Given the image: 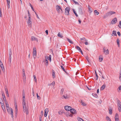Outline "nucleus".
Returning <instances> with one entry per match:
<instances>
[{
    "label": "nucleus",
    "mask_w": 121,
    "mask_h": 121,
    "mask_svg": "<svg viewBox=\"0 0 121 121\" xmlns=\"http://www.w3.org/2000/svg\"><path fill=\"white\" fill-rule=\"evenodd\" d=\"M71 107L68 106H66L65 107V109L67 111H70V109H71Z\"/></svg>",
    "instance_id": "423d86ee"
},
{
    "label": "nucleus",
    "mask_w": 121,
    "mask_h": 121,
    "mask_svg": "<svg viewBox=\"0 0 121 121\" xmlns=\"http://www.w3.org/2000/svg\"><path fill=\"white\" fill-rule=\"evenodd\" d=\"M80 101H81V103L82 104V105L83 106H86V104L85 102H83L81 100Z\"/></svg>",
    "instance_id": "4468645a"
},
{
    "label": "nucleus",
    "mask_w": 121,
    "mask_h": 121,
    "mask_svg": "<svg viewBox=\"0 0 121 121\" xmlns=\"http://www.w3.org/2000/svg\"><path fill=\"white\" fill-rule=\"evenodd\" d=\"M33 56L34 58L36 57V51L35 48H34L33 49Z\"/></svg>",
    "instance_id": "7ed1b4c3"
},
{
    "label": "nucleus",
    "mask_w": 121,
    "mask_h": 121,
    "mask_svg": "<svg viewBox=\"0 0 121 121\" xmlns=\"http://www.w3.org/2000/svg\"><path fill=\"white\" fill-rule=\"evenodd\" d=\"M109 113L110 114H112V108H110L108 110Z\"/></svg>",
    "instance_id": "412c9836"
},
{
    "label": "nucleus",
    "mask_w": 121,
    "mask_h": 121,
    "mask_svg": "<svg viewBox=\"0 0 121 121\" xmlns=\"http://www.w3.org/2000/svg\"><path fill=\"white\" fill-rule=\"evenodd\" d=\"M76 49H77V50H78L79 51L80 50H81L80 48L78 46H77L76 47Z\"/></svg>",
    "instance_id": "72a5a7b5"
},
{
    "label": "nucleus",
    "mask_w": 121,
    "mask_h": 121,
    "mask_svg": "<svg viewBox=\"0 0 121 121\" xmlns=\"http://www.w3.org/2000/svg\"><path fill=\"white\" fill-rule=\"evenodd\" d=\"M86 58L89 63H90V60L89 59L88 57L87 56H86Z\"/></svg>",
    "instance_id": "a878e982"
},
{
    "label": "nucleus",
    "mask_w": 121,
    "mask_h": 121,
    "mask_svg": "<svg viewBox=\"0 0 121 121\" xmlns=\"http://www.w3.org/2000/svg\"><path fill=\"white\" fill-rule=\"evenodd\" d=\"M94 12L97 15H98L99 14V12L96 10L94 11Z\"/></svg>",
    "instance_id": "8fccbe9b"
},
{
    "label": "nucleus",
    "mask_w": 121,
    "mask_h": 121,
    "mask_svg": "<svg viewBox=\"0 0 121 121\" xmlns=\"http://www.w3.org/2000/svg\"><path fill=\"white\" fill-rule=\"evenodd\" d=\"M115 118H118V115L117 113L115 114Z\"/></svg>",
    "instance_id": "4c0bfd02"
},
{
    "label": "nucleus",
    "mask_w": 121,
    "mask_h": 121,
    "mask_svg": "<svg viewBox=\"0 0 121 121\" xmlns=\"http://www.w3.org/2000/svg\"><path fill=\"white\" fill-rule=\"evenodd\" d=\"M112 34H113L114 35L117 36V35L116 34V31H115L114 30H113L112 32Z\"/></svg>",
    "instance_id": "cd10ccee"
},
{
    "label": "nucleus",
    "mask_w": 121,
    "mask_h": 121,
    "mask_svg": "<svg viewBox=\"0 0 121 121\" xmlns=\"http://www.w3.org/2000/svg\"><path fill=\"white\" fill-rule=\"evenodd\" d=\"M48 57L47 56L45 57V62H48Z\"/></svg>",
    "instance_id": "c9c22d12"
},
{
    "label": "nucleus",
    "mask_w": 121,
    "mask_h": 121,
    "mask_svg": "<svg viewBox=\"0 0 121 121\" xmlns=\"http://www.w3.org/2000/svg\"><path fill=\"white\" fill-rule=\"evenodd\" d=\"M45 32L46 33L47 35H48V30H46L45 31Z\"/></svg>",
    "instance_id": "338daca9"
},
{
    "label": "nucleus",
    "mask_w": 121,
    "mask_h": 121,
    "mask_svg": "<svg viewBox=\"0 0 121 121\" xmlns=\"http://www.w3.org/2000/svg\"><path fill=\"white\" fill-rule=\"evenodd\" d=\"M11 54H12L11 50V49H9V56H11Z\"/></svg>",
    "instance_id": "473e14b6"
},
{
    "label": "nucleus",
    "mask_w": 121,
    "mask_h": 121,
    "mask_svg": "<svg viewBox=\"0 0 121 121\" xmlns=\"http://www.w3.org/2000/svg\"><path fill=\"white\" fill-rule=\"evenodd\" d=\"M48 58H49L48 60L50 61H51V55H50L49 56V57H48Z\"/></svg>",
    "instance_id": "37998d69"
},
{
    "label": "nucleus",
    "mask_w": 121,
    "mask_h": 121,
    "mask_svg": "<svg viewBox=\"0 0 121 121\" xmlns=\"http://www.w3.org/2000/svg\"><path fill=\"white\" fill-rule=\"evenodd\" d=\"M11 56H9V61L11 62Z\"/></svg>",
    "instance_id": "a18cd8bd"
},
{
    "label": "nucleus",
    "mask_w": 121,
    "mask_h": 121,
    "mask_svg": "<svg viewBox=\"0 0 121 121\" xmlns=\"http://www.w3.org/2000/svg\"><path fill=\"white\" fill-rule=\"evenodd\" d=\"M64 89L63 88H62L61 90L60 91V94L61 95H62L63 94L64 91Z\"/></svg>",
    "instance_id": "2f4dec72"
},
{
    "label": "nucleus",
    "mask_w": 121,
    "mask_h": 121,
    "mask_svg": "<svg viewBox=\"0 0 121 121\" xmlns=\"http://www.w3.org/2000/svg\"><path fill=\"white\" fill-rule=\"evenodd\" d=\"M55 83L54 81H53L52 83H51V85H52L54 86L55 85Z\"/></svg>",
    "instance_id": "c03bdc74"
},
{
    "label": "nucleus",
    "mask_w": 121,
    "mask_h": 121,
    "mask_svg": "<svg viewBox=\"0 0 121 121\" xmlns=\"http://www.w3.org/2000/svg\"><path fill=\"white\" fill-rule=\"evenodd\" d=\"M60 67L61 69L66 73H67V72L66 71L65 69L64 68V67L62 65L60 66Z\"/></svg>",
    "instance_id": "bb28decb"
},
{
    "label": "nucleus",
    "mask_w": 121,
    "mask_h": 121,
    "mask_svg": "<svg viewBox=\"0 0 121 121\" xmlns=\"http://www.w3.org/2000/svg\"><path fill=\"white\" fill-rule=\"evenodd\" d=\"M17 105H16V108H15V112L16 113H17Z\"/></svg>",
    "instance_id": "a19ab883"
},
{
    "label": "nucleus",
    "mask_w": 121,
    "mask_h": 121,
    "mask_svg": "<svg viewBox=\"0 0 121 121\" xmlns=\"http://www.w3.org/2000/svg\"><path fill=\"white\" fill-rule=\"evenodd\" d=\"M8 7H9L10 0H6Z\"/></svg>",
    "instance_id": "7c9ffc66"
},
{
    "label": "nucleus",
    "mask_w": 121,
    "mask_h": 121,
    "mask_svg": "<svg viewBox=\"0 0 121 121\" xmlns=\"http://www.w3.org/2000/svg\"><path fill=\"white\" fill-rule=\"evenodd\" d=\"M48 113L46 112H44V116L45 117H46L47 116Z\"/></svg>",
    "instance_id": "3c124183"
},
{
    "label": "nucleus",
    "mask_w": 121,
    "mask_h": 121,
    "mask_svg": "<svg viewBox=\"0 0 121 121\" xmlns=\"http://www.w3.org/2000/svg\"><path fill=\"white\" fill-rule=\"evenodd\" d=\"M117 34L119 36H120L121 35V34L120 32L119 31H118L117 32Z\"/></svg>",
    "instance_id": "5fc2aeb1"
},
{
    "label": "nucleus",
    "mask_w": 121,
    "mask_h": 121,
    "mask_svg": "<svg viewBox=\"0 0 121 121\" xmlns=\"http://www.w3.org/2000/svg\"><path fill=\"white\" fill-rule=\"evenodd\" d=\"M52 75L53 78L55 77V72L53 70L52 71Z\"/></svg>",
    "instance_id": "f3484780"
},
{
    "label": "nucleus",
    "mask_w": 121,
    "mask_h": 121,
    "mask_svg": "<svg viewBox=\"0 0 121 121\" xmlns=\"http://www.w3.org/2000/svg\"><path fill=\"white\" fill-rule=\"evenodd\" d=\"M31 40L32 41L35 40L37 42L38 41V40L37 38H35V37L32 36L31 37Z\"/></svg>",
    "instance_id": "1a4fd4ad"
},
{
    "label": "nucleus",
    "mask_w": 121,
    "mask_h": 121,
    "mask_svg": "<svg viewBox=\"0 0 121 121\" xmlns=\"http://www.w3.org/2000/svg\"><path fill=\"white\" fill-rule=\"evenodd\" d=\"M119 24L118 25V27L120 28H121V21H120L119 22Z\"/></svg>",
    "instance_id": "79ce46f5"
},
{
    "label": "nucleus",
    "mask_w": 121,
    "mask_h": 121,
    "mask_svg": "<svg viewBox=\"0 0 121 121\" xmlns=\"http://www.w3.org/2000/svg\"><path fill=\"white\" fill-rule=\"evenodd\" d=\"M33 77H34V80L35 81V82H36V81H37V79H36V76L35 75H34Z\"/></svg>",
    "instance_id": "58836bf2"
},
{
    "label": "nucleus",
    "mask_w": 121,
    "mask_h": 121,
    "mask_svg": "<svg viewBox=\"0 0 121 121\" xmlns=\"http://www.w3.org/2000/svg\"><path fill=\"white\" fill-rule=\"evenodd\" d=\"M35 14H36V17H37V18H38L39 19H40L38 17V15H37V13L36 12H35Z\"/></svg>",
    "instance_id": "603ef678"
},
{
    "label": "nucleus",
    "mask_w": 121,
    "mask_h": 121,
    "mask_svg": "<svg viewBox=\"0 0 121 121\" xmlns=\"http://www.w3.org/2000/svg\"><path fill=\"white\" fill-rule=\"evenodd\" d=\"M96 79L97 80L98 79V76L97 75V74H96Z\"/></svg>",
    "instance_id": "69168bd1"
},
{
    "label": "nucleus",
    "mask_w": 121,
    "mask_h": 121,
    "mask_svg": "<svg viewBox=\"0 0 121 121\" xmlns=\"http://www.w3.org/2000/svg\"><path fill=\"white\" fill-rule=\"evenodd\" d=\"M119 41H120L119 39H117V43L118 44L119 43Z\"/></svg>",
    "instance_id": "864d4df0"
},
{
    "label": "nucleus",
    "mask_w": 121,
    "mask_h": 121,
    "mask_svg": "<svg viewBox=\"0 0 121 121\" xmlns=\"http://www.w3.org/2000/svg\"><path fill=\"white\" fill-rule=\"evenodd\" d=\"M70 112L73 114H74L76 113V111L75 110V109H71H71H70Z\"/></svg>",
    "instance_id": "9b49d317"
},
{
    "label": "nucleus",
    "mask_w": 121,
    "mask_h": 121,
    "mask_svg": "<svg viewBox=\"0 0 121 121\" xmlns=\"http://www.w3.org/2000/svg\"><path fill=\"white\" fill-rule=\"evenodd\" d=\"M106 118L107 121H111L110 118L108 116L106 117Z\"/></svg>",
    "instance_id": "393cba45"
},
{
    "label": "nucleus",
    "mask_w": 121,
    "mask_h": 121,
    "mask_svg": "<svg viewBox=\"0 0 121 121\" xmlns=\"http://www.w3.org/2000/svg\"><path fill=\"white\" fill-rule=\"evenodd\" d=\"M36 96L37 99H40V97L38 95V94L37 93H36Z\"/></svg>",
    "instance_id": "e433bc0d"
},
{
    "label": "nucleus",
    "mask_w": 121,
    "mask_h": 121,
    "mask_svg": "<svg viewBox=\"0 0 121 121\" xmlns=\"http://www.w3.org/2000/svg\"><path fill=\"white\" fill-rule=\"evenodd\" d=\"M103 52L105 54H108L109 53V51L108 49L106 50V49L105 48H103Z\"/></svg>",
    "instance_id": "6e6552de"
},
{
    "label": "nucleus",
    "mask_w": 121,
    "mask_h": 121,
    "mask_svg": "<svg viewBox=\"0 0 121 121\" xmlns=\"http://www.w3.org/2000/svg\"><path fill=\"white\" fill-rule=\"evenodd\" d=\"M115 121H119V120L118 118H115Z\"/></svg>",
    "instance_id": "052dcab7"
},
{
    "label": "nucleus",
    "mask_w": 121,
    "mask_h": 121,
    "mask_svg": "<svg viewBox=\"0 0 121 121\" xmlns=\"http://www.w3.org/2000/svg\"><path fill=\"white\" fill-rule=\"evenodd\" d=\"M85 42L84 43L85 45H87L88 44L87 41H85Z\"/></svg>",
    "instance_id": "0e129e2a"
},
{
    "label": "nucleus",
    "mask_w": 121,
    "mask_h": 121,
    "mask_svg": "<svg viewBox=\"0 0 121 121\" xmlns=\"http://www.w3.org/2000/svg\"><path fill=\"white\" fill-rule=\"evenodd\" d=\"M110 16L109 14L108 13H107L105 14L104 15L103 18H105L107 17L108 16Z\"/></svg>",
    "instance_id": "dca6fc26"
},
{
    "label": "nucleus",
    "mask_w": 121,
    "mask_h": 121,
    "mask_svg": "<svg viewBox=\"0 0 121 121\" xmlns=\"http://www.w3.org/2000/svg\"><path fill=\"white\" fill-rule=\"evenodd\" d=\"M65 14L67 16L69 15V12L70 10V8H65Z\"/></svg>",
    "instance_id": "39448f33"
},
{
    "label": "nucleus",
    "mask_w": 121,
    "mask_h": 121,
    "mask_svg": "<svg viewBox=\"0 0 121 121\" xmlns=\"http://www.w3.org/2000/svg\"><path fill=\"white\" fill-rule=\"evenodd\" d=\"M49 111L48 109V108H46L45 109V112L48 113Z\"/></svg>",
    "instance_id": "de8ad7c7"
},
{
    "label": "nucleus",
    "mask_w": 121,
    "mask_h": 121,
    "mask_svg": "<svg viewBox=\"0 0 121 121\" xmlns=\"http://www.w3.org/2000/svg\"><path fill=\"white\" fill-rule=\"evenodd\" d=\"M80 39L82 42H84L85 41H87V40L85 37L81 38Z\"/></svg>",
    "instance_id": "ddd939ff"
},
{
    "label": "nucleus",
    "mask_w": 121,
    "mask_h": 121,
    "mask_svg": "<svg viewBox=\"0 0 121 121\" xmlns=\"http://www.w3.org/2000/svg\"><path fill=\"white\" fill-rule=\"evenodd\" d=\"M7 111L8 112H10V110L9 109V108H6Z\"/></svg>",
    "instance_id": "bf43d9fd"
},
{
    "label": "nucleus",
    "mask_w": 121,
    "mask_h": 121,
    "mask_svg": "<svg viewBox=\"0 0 121 121\" xmlns=\"http://www.w3.org/2000/svg\"><path fill=\"white\" fill-rule=\"evenodd\" d=\"M73 1L76 4H78V2H76V1H75L74 0Z\"/></svg>",
    "instance_id": "4d7b16f0"
},
{
    "label": "nucleus",
    "mask_w": 121,
    "mask_h": 121,
    "mask_svg": "<svg viewBox=\"0 0 121 121\" xmlns=\"http://www.w3.org/2000/svg\"><path fill=\"white\" fill-rule=\"evenodd\" d=\"M78 121H84L81 118H78Z\"/></svg>",
    "instance_id": "ea45409f"
},
{
    "label": "nucleus",
    "mask_w": 121,
    "mask_h": 121,
    "mask_svg": "<svg viewBox=\"0 0 121 121\" xmlns=\"http://www.w3.org/2000/svg\"><path fill=\"white\" fill-rule=\"evenodd\" d=\"M23 102L22 104H26L25 103V95H23Z\"/></svg>",
    "instance_id": "2eb2a0df"
},
{
    "label": "nucleus",
    "mask_w": 121,
    "mask_h": 121,
    "mask_svg": "<svg viewBox=\"0 0 121 121\" xmlns=\"http://www.w3.org/2000/svg\"><path fill=\"white\" fill-rule=\"evenodd\" d=\"M88 11L89 13H91L92 11V9H91V8H88Z\"/></svg>",
    "instance_id": "49530a36"
},
{
    "label": "nucleus",
    "mask_w": 121,
    "mask_h": 121,
    "mask_svg": "<svg viewBox=\"0 0 121 121\" xmlns=\"http://www.w3.org/2000/svg\"><path fill=\"white\" fill-rule=\"evenodd\" d=\"M73 12L74 13V14H75V15L77 17H78V14H77L76 13V12H75V10L74 9H73Z\"/></svg>",
    "instance_id": "c756f323"
},
{
    "label": "nucleus",
    "mask_w": 121,
    "mask_h": 121,
    "mask_svg": "<svg viewBox=\"0 0 121 121\" xmlns=\"http://www.w3.org/2000/svg\"><path fill=\"white\" fill-rule=\"evenodd\" d=\"M118 89L120 91L121 90V86H120L118 88Z\"/></svg>",
    "instance_id": "774afa93"
},
{
    "label": "nucleus",
    "mask_w": 121,
    "mask_h": 121,
    "mask_svg": "<svg viewBox=\"0 0 121 121\" xmlns=\"http://www.w3.org/2000/svg\"><path fill=\"white\" fill-rule=\"evenodd\" d=\"M99 59L100 62H101L103 60V58L101 56H100L99 58Z\"/></svg>",
    "instance_id": "b1692460"
},
{
    "label": "nucleus",
    "mask_w": 121,
    "mask_h": 121,
    "mask_svg": "<svg viewBox=\"0 0 121 121\" xmlns=\"http://www.w3.org/2000/svg\"><path fill=\"white\" fill-rule=\"evenodd\" d=\"M22 77L23 81L25 82L26 80V77L25 73H22Z\"/></svg>",
    "instance_id": "9d476101"
},
{
    "label": "nucleus",
    "mask_w": 121,
    "mask_h": 121,
    "mask_svg": "<svg viewBox=\"0 0 121 121\" xmlns=\"http://www.w3.org/2000/svg\"><path fill=\"white\" fill-rule=\"evenodd\" d=\"M3 65V63L1 62V61H0V66H1V65Z\"/></svg>",
    "instance_id": "680f3d73"
},
{
    "label": "nucleus",
    "mask_w": 121,
    "mask_h": 121,
    "mask_svg": "<svg viewBox=\"0 0 121 121\" xmlns=\"http://www.w3.org/2000/svg\"><path fill=\"white\" fill-rule=\"evenodd\" d=\"M6 104V108H9V104H8V103H7L6 104Z\"/></svg>",
    "instance_id": "09e8293b"
},
{
    "label": "nucleus",
    "mask_w": 121,
    "mask_h": 121,
    "mask_svg": "<svg viewBox=\"0 0 121 121\" xmlns=\"http://www.w3.org/2000/svg\"><path fill=\"white\" fill-rule=\"evenodd\" d=\"M27 24L29 25H30L31 24V20H28L27 22Z\"/></svg>",
    "instance_id": "4be33fe9"
},
{
    "label": "nucleus",
    "mask_w": 121,
    "mask_h": 121,
    "mask_svg": "<svg viewBox=\"0 0 121 121\" xmlns=\"http://www.w3.org/2000/svg\"><path fill=\"white\" fill-rule=\"evenodd\" d=\"M25 91L24 90H23L22 91V95H25Z\"/></svg>",
    "instance_id": "13d9d810"
},
{
    "label": "nucleus",
    "mask_w": 121,
    "mask_h": 121,
    "mask_svg": "<svg viewBox=\"0 0 121 121\" xmlns=\"http://www.w3.org/2000/svg\"><path fill=\"white\" fill-rule=\"evenodd\" d=\"M0 67L2 69V71H3V72H4V67L3 65L1 66H0Z\"/></svg>",
    "instance_id": "c85d7f7f"
},
{
    "label": "nucleus",
    "mask_w": 121,
    "mask_h": 121,
    "mask_svg": "<svg viewBox=\"0 0 121 121\" xmlns=\"http://www.w3.org/2000/svg\"><path fill=\"white\" fill-rule=\"evenodd\" d=\"M106 85L104 84L101 87L100 90H103L105 87Z\"/></svg>",
    "instance_id": "aec40b11"
},
{
    "label": "nucleus",
    "mask_w": 121,
    "mask_h": 121,
    "mask_svg": "<svg viewBox=\"0 0 121 121\" xmlns=\"http://www.w3.org/2000/svg\"><path fill=\"white\" fill-rule=\"evenodd\" d=\"M108 13L109 16H110L111 15H112L113 14H114L116 13L115 12L112 11H110Z\"/></svg>",
    "instance_id": "a211bd4d"
},
{
    "label": "nucleus",
    "mask_w": 121,
    "mask_h": 121,
    "mask_svg": "<svg viewBox=\"0 0 121 121\" xmlns=\"http://www.w3.org/2000/svg\"><path fill=\"white\" fill-rule=\"evenodd\" d=\"M67 39L69 43H73V42L72 41L70 40L69 39L67 38Z\"/></svg>",
    "instance_id": "f704fd0d"
},
{
    "label": "nucleus",
    "mask_w": 121,
    "mask_h": 121,
    "mask_svg": "<svg viewBox=\"0 0 121 121\" xmlns=\"http://www.w3.org/2000/svg\"><path fill=\"white\" fill-rule=\"evenodd\" d=\"M58 36L60 38H62L63 37V36L62 34H60V32L58 33Z\"/></svg>",
    "instance_id": "5701e85b"
},
{
    "label": "nucleus",
    "mask_w": 121,
    "mask_h": 121,
    "mask_svg": "<svg viewBox=\"0 0 121 121\" xmlns=\"http://www.w3.org/2000/svg\"><path fill=\"white\" fill-rule=\"evenodd\" d=\"M1 100H2V102H0V104H1V107L3 111H5V109L4 105V102L2 99H1Z\"/></svg>",
    "instance_id": "20e7f679"
},
{
    "label": "nucleus",
    "mask_w": 121,
    "mask_h": 121,
    "mask_svg": "<svg viewBox=\"0 0 121 121\" xmlns=\"http://www.w3.org/2000/svg\"><path fill=\"white\" fill-rule=\"evenodd\" d=\"M23 107V110L25 112H26L27 115L29 113L28 110L27 108L26 107V104H22Z\"/></svg>",
    "instance_id": "f257e3e1"
},
{
    "label": "nucleus",
    "mask_w": 121,
    "mask_h": 121,
    "mask_svg": "<svg viewBox=\"0 0 121 121\" xmlns=\"http://www.w3.org/2000/svg\"><path fill=\"white\" fill-rule=\"evenodd\" d=\"M117 21V18L116 17L114 18L112 21L111 23L112 24L116 23Z\"/></svg>",
    "instance_id": "0eeeda50"
},
{
    "label": "nucleus",
    "mask_w": 121,
    "mask_h": 121,
    "mask_svg": "<svg viewBox=\"0 0 121 121\" xmlns=\"http://www.w3.org/2000/svg\"><path fill=\"white\" fill-rule=\"evenodd\" d=\"M29 16V19H28V20L29 19V20H31V18L30 16Z\"/></svg>",
    "instance_id": "e2e57ef3"
},
{
    "label": "nucleus",
    "mask_w": 121,
    "mask_h": 121,
    "mask_svg": "<svg viewBox=\"0 0 121 121\" xmlns=\"http://www.w3.org/2000/svg\"><path fill=\"white\" fill-rule=\"evenodd\" d=\"M2 15L1 14V8H0V17H2Z\"/></svg>",
    "instance_id": "6e6d98bb"
},
{
    "label": "nucleus",
    "mask_w": 121,
    "mask_h": 121,
    "mask_svg": "<svg viewBox=\"0 0 121 121\" xmlns=\"http://www.w3.org/2000/svg\"><path fill=\"white\" fill-rule=\"evenodd\" d=\"M11 117L12 118H13V110L12 108L11 109Z\"/></svg>",
    "instance_id": "6ab92c4d"
},
{
    "label": "nucleus",
    "mask_w": 121,
    "mask_h": 121,
    "mask_svg": "<svg viewBox=\"0 0 121 121\" xmlns=\"http://www.w3.org/2000/svg\"><path fill=\"white\" fill-rule=\"evenodd\" d=\"M118 111L119 112L121 111V103L118 100Z\"/></svg>",
    "instance_id": "f03ea898"
},
{
    "label": "nucleus",
    "mask_w": 121,
    "mask_h": 121,
    "mask_svg": "<svg viewBox=\"0 0 121 121\" xmlns=\"http://www.w3.org/2000/svg\"><path fill=\"white\" fill-rule=\"evenodd\" d=\"M56 9L58 13H62V10L61 8H56Z\"/></svg>",
    "instance_id": "f8f14e48"
}]
</instances>
